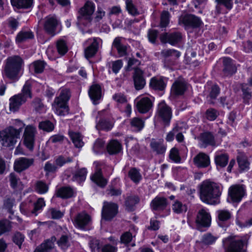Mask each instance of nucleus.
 I'll list each match as a JSON object with an SVG mask.
<instances>
[{"instance_id":"33","label":"nucleus","mask_w":252,"mask_h":252,"mask_svg":"<svg viewBox=\"0 0 252 252\" xmlns=\"http://www.w3.org/2000/svg\"><path fill=\"white\" fill-rule=\"evenodd\" d=\"M11 2L13 6L18 9L29 8L32 6L33 0H11Z\"/></svg>"},{"instance_id":"64","label":"nucleus","mask_w":252,"mask_h":252,"mask_svg":"<svg viewBox=\"0 0 252 252\" xmlns=\"http://www.w3.org/2000/svg\"><path fill=\"white\" fill-rule=\"evenodd\" d=\"M220 91V89L217 85H213L211 88L210 97L212 99H215L219 94Z\"/></svg>"},{"instance_id":"25","label":"nucleus","mask_w":252,"mask_h":252,"mask_svg":"<svg viewBox=\"0 0 252 252\" xmlns=\"http://www.w3.org/2000/svg\"><path fill=\"white\" fill-rule=\"evenodd\" d=\"M199 139L205 147L210 145L212 146H216V142L214 136L209 132H205L201 134L199 136Z\"/></svg>"},{"instance_id":"58","label":"nucleus","mask_w":252,"mask_h":252,"mask_svg":"<svg viewBox=\"0 0 252 252\" xmlns=\"http://www.w3.org/2000/svg\"><path fill=\"white\" fill-rule=\"evenodd\" d=\"M169 157L171 160L176 162H179L181 160L178 150L176 148H172L171 150Z\"/></svg>"},{"instance_id":"7","label":"nucleus","mask_w":252,"mask_h":252,"mask_svg":"<svg viewBox=\"0 0 252 252\" xmlns=\"http://www.w3.org/2000/svg\"><path fill=\"white\" fill-rule=\"evenodd\" d=\"M179 24L183 25L185 29L197 28L200 26L202 21L198 17L192 14L181 15L179 19Z\"/></svg>"},{"instance_id":"4","label":"nucleus","mask_w":252,"mask_h":252,"mask_svg":"<svg viewBox=\"0 0 252 252\" xmlns=\"http://www.w3.org/2000/svg\"><path fill=\"white\" fill-rule=\"evenodd\" d=\"M28 97H32L31 85L28 82H26L23 87L22 93L10 98L9 100L10 110L13 112L16 111L20 106L27 101Z\"/></svg>"},{"instance_id":"16","label":"nucleus","mask_w":252,"mask_h":252,"mask_svg":"<svg viewBox=\"0 0 252 252\" xmlns=\"http://www.w3.org/2000/svg\"><path fill=\"white\" fill-rule=\"evenodd\" d=\"M134 84L137 90L142 89L146 84V81L143 77V72L139 68H135L133 75Z\"/></svg>"},{"instance_id":"41","label":"nucleus","mask_w":252,"mask_h":252,"mask_svg":"<svg viewBox=\"0 0 252 252\" xmlns=\"http://www.w3.org/2000/svg\"><path fill=\"white\" fill-rule=\"evenodd\" d=\"M241 86L243 92L244 102H248L252 97L251 89L248 87L247 84H242Z\"/></svg>"},{"instance_id":"60","label":"nucleus","mask_w":252,"mask_h":252,"mask_svg":"<svg viewBox=\"0 0 252 252\" xmlns=\"http://www.w3.org/2000/svg\"><path fill=\"white\" fill-rule=\"evenodd\" d=\"M44 205L45 202L43 199L42 198H39L37 202L34 203V209L32 210V213L36 215V212L40 210Z\"/></svg>"},{"instance_id":"14","label":"nucleus","mask_w":252,"mask_h":252,"mask_svg":"<svg viewBox=\"0 0 252 252\" xmlns=\"http://www.w3.org/2000/svg\"><path fill=\"white\" fill-rule=\"evenodd\" d=\"M35 132V128L31 126H27L25 130V144L26 147L30 150H32L33 148Z\"/></svg>"},{"instance_id":"1","label":"nucleus","mask_w":252,"mask_h":252,"mask_svg":"<svg viewBox=\"0 0 252 252\" xmlns=\"http://www.w3.org/2000/svg\"><path fill=\"white\" fill-rule=\"evenodd\" d=\"M221 195L220 186L214 182H204L200 186V197L201 200L210 204L220 202Z\"/></svg>"},{"instance_id":"37","label":"nucleus","mask_w":252,"mask_h":252,"mask_svg":"<svg viewBox=\"0 0 252 252\" xmlns=\"http://www.w3.org/2000/svg\"><path fill=\"white\" fill-rule=\"evenodd\" d=\"M86 174V169L84 168H81L76 172L73 176L72 180L80 183L85 181Z\"/></svg>"},{"instance_id":"11","label":"nucleus","mask_w":252,"mask_h":252,"mask_svg":"<svg viewBox=\"0 0 252 252\" xmlns=\"http://www.w3.org/2000/svg\"><path fill=\"white\" fill-rule=\"evenodd\" d=\"M158 114L165 124H169L172 117V112L170 108L164 102H161L158 104Z\"/></svg>"},{"instance_id":"62","label":"nucleus","mask_w":252,"mask_h":252,"mask_svg":"<svg viewBox=\"0 0 252 252\" xmlns=\"http://www.w3.org/2000/svg\"><path fill=\"white\" fill-rule=\"evenodd\" d=\"M112 71L115 73H117L123 65L122 60H117L112 62Z\"/></svg>"},{"instance_id":"22","label":"nucleus","mask_w":252,"mask_h":252,"mask_svg":"<svg viewBox=\"0 0 252 252\" xmlns=\"http://www.w3.org/2000/svg\"><path fill=\"white\" fill-rule=\"evenodd\" d=\"M71 96L70 90L68 89H63L61 90L60 95L56 97L54 103L58 104L60 106L67 105V102Z\"/></svg>"},{"instance_id":"3","label":"nucleus","mask_w":252,"mask_h":252,"mask_svg":"<svg viewBox=\"0 0 252 252\" xmlns=\"http://www.w3.org/2000/svg\"><path fill=\"white\" fill-rule=\"evenodd\" d=\"M22 127L16 129L13 126H9L0 131V141L2 146L6 147L13 146L19 138Z\"/></svg>"},{"instance_id":"20","label":"nucleus","mask_w":252,"mask_h":252,"mask_svg":"<svg viewBox=\"0 0 252 252\" xmlns=\"http://www.w3.org/2000/svg\"><path fill=\"white\" fill-rule=\"evenodd\" d=\"M152 106V102L148 97H143L138 101L136 103L137 109L141 113H145L148 112Z\"/></svg>"},{"instance_id":"12","label":"nucleus","mask_w":252,"mask_h":252,"mask_svg":"<svg viewBox=\"0 0 252 252\" xmlns=\"http://www.w3.org/2000/svg\"><path fill=\"white\" fill-rule=\"evenodd\" d=\"M182 39V36L179 32H174L172 33H164L160 35V39L162 43L168 42L172 45H176L180 42Z\"/></svg>"},{"instance_id":"57","label":"nucleus","mask_w":252,"mask_h":252,"mask_svg":"<svg viewBox=\"0 0 252 252\" xmlns=\"http://www.w3.org/2000/svg\"><path fill=\"white\" fill-rule=\"evenodd\" d=\"M231 217L230 213L226 210H220L218 211V218L221 221H226Z\"/></svg>"},{"instance_id":"54","label":"nucleus","mask_w":252,"mask_h":252,"mask_svg":"<svg viewBox=\"0 0 252 252\" xmlns=\"http://www.w3.org/2000/svg\"><path fill=\"white\" fill-rule=\"evenodd\" d=\"M56 113L60 116H64L68 113V107L67 105L60 106L58 104H56Z\"/></svg>"},{"instance_id":"30","label":"nucleus","mask_w":252,"mask_h":252,"mask_svg":"<svg viewBox=\"0 0 252 252\" xmlns=\"http://www.w3.org/2000/svg\"><path fill=\"white\" fill-rule=\"evenodd\" d=\"M113 46L116 48L120 57H123L127 55V47L121 43L120 37H116L114 39Z\"/></svg>"},{"instance_id":"9","label":"nucleus","mask_w":252,"mask_h":252,"mask_svg":"<svg viewBox=\"0 0 252 252\" xmlns=\"http://www.w3.org/2000/svg\"><path fill=\"white\" fill-rule=\"evenodd\" d=\"M118 213V205L114 203L104 202L102 217L106 220H111Z\"/></svg>"},{"instance_id":"23","label":"nucleus","mask_w":252,"mask_h":252,"mask_svg":"<svg viewBox=\"0 0 252 252\" xmlns=\"http://www.w3.org/2000/svg\"><path fill=\"white\" fill-rule=\"evenodd\" d=\"M56 240L55 236L47 240L36 248L34 252H49L54 248V242Z\"/></svg>"},{"instance_id":"27","label":"nucleus","mask_w":252,"mask_h":252,"mask_svg":"<svg viewBox=\"0 0 252 252\" xmlns=\"http://www.w3.org/2000/svg\"><path fill=\"white\" fill-rule=\"evenodd\" d=\"M107 150L110 155H115L122 150V145L117 140H111L107 146Z\"/></svg>"},{"instance_id":"6","label":"nucleus","mask_w":252,"mask_h":252,"mask_svg":"<svg viewBox=\"0 0 252 252\" xmlns=\"http://www.w3.org/2000/svg\"><path fill=\"white\" fill-rule=\"evenodd\" d=\"M225 252H247V243L242 240L227 238L223 241Z\"/></svg>"},{"instance_id":"31","label":"nucleus","mask_w":252,"mask_h":252,"mask_svg":"<svg viewBox=\"0 0 252 252\" xmlns=\"http://www.w3.org/2000/svg\"><path fill=\"white\" fill-rule=\"evenodd\" d=\"M150 146L153 151L156 152L157 154H163L165 152L166 147L161 140L156 141L152 139Z\"/></svg>"},{"instance_id":"47","label":"nucleus","mask_w":252,"mask_h":252,"mask_svg":"<svg viewBox=\"0 0 252 252\" xmlns=\"http://www.w3.org/2000/svg\"><path fill=\"white\" fill-rule=\"evenodd\" d=\"M35 189L39 193H44L48 191V187L46 183L40 181L36 182Z\"/></svg>"},{"instance_id":"2","label":"nucleus","mask_w":252,"mask_h":252,"mask_svg":"<svg viewBox=\"0 0 252 252\" xmlns=\"http://www.w3.org/2000/svg\"><path fill=\"white\" fill-rule=\"evenodd\" d=\"M23 63V60L18 56L8 58L4 67L5 76L14 81H17L20 77L19 74Z\"/></svg>"},{"instance_id":"13","label":"nucleus","mask_w":252,"mask_h":252,"mask_svg":"<svg viewBox=\"0 0 252 252\" xmlns=\"http://www.w3.org/2000/svg\"><path fill=\"white\" fill-rule=\"evenodd\" d=\"M228 194L233 202H239L245 195V190L242 186L234 185L229 188Z\"/></svg>"},{"instance_id":"53","label":"nucleus","mask_w":252,"mask_h":252,"mask_svg":"<svg viewBox=\"0 0 252 252\" xmlns=\"http://www.w3.org/2000/svg\"><path fill=\"white\" fill-rule=\"evenodd\" d=\"M57 243L62 249H66L69 246L68 237L66 235L62 236Z\"/></svg>"},{"instance_id":"10","label":"nucleus","mask_w":252,"mask_h":252,"mask_svg":"<svg viewBox=\"0 0 252 252\" xmlns=\"http://www.w3.org/2000/svg\"><path fill=\"white\" fill-rule=\"evenodd\" d=\"M196 223L197 229L201 230L202 227H208L211 223V216L204 209L200 210L196 217Z\"/></svg>"},{"instance_id":"34","label":"nucleus","mask_w":252,"mask_h":252,"mask_svg":"<svg viewBox=\"0 0 252 252\" xmlns=\"http://www.w3.org/2000/svg\"><path fill=\"white\" fill-rule=\"evenodd\" d=\"M150 86L155 90L161 91L164 89L165 84L162 79L153 78L150 82Z\"/></svg>"},{"instance_id":"42","label":"nucleus","mask_w":252,"mask_h":252,"mask_svg":"<svg viewBox=\"0 0 252 252\" xmlns=\"http://www.w3.org/2000/svg\"><path fill=\"white\" fill-rule=\"evenodd\" d=\"M33 34L31 32H21L18 33L16 37V41L18 42H22L28 39H32Z\"/></svg>"},{"instance_id":"50","label":"nucleus","mask_w":252,"mask_h":252,"mask_svg":"<svg viewBox=\"0 0 252 252\" xmlns=\"http://www.w3.org/2000/svg\"><path fill=\"white\" fill-rule=\"evenodd\" d=\"M11 226L9 221L4 220L0 221V235L6 232L9 231Z\"/></svg>"},{"instance_id":"43","label":"nucleus","mask_w":252,"mask_h":252,"mask_svg":"<svg viewBox=\"0 0 252 252\" xmlns=\"http://www.w3.org/2000/svg\"><path fill=\"white\" fill-rule=\"evenodd\" d=\"M112 127V124L109 121H107L104 119L100 120L96 125V128L98 130L104 129L106 130H109Z\"/></svg>"},{"instance_id":"36","label":"nucleus","mask_w":252,"mask_h":252,"mask_svg":"<svg viewBox=\"0 0 252 252\" xmlns=\"http://www.w3.org/2000/svg\"><path fill=\"white\" fill-rule=\"evenodd\" d=\"M237 161L241 170H245L249 168L250 163L245 155L243 154L239 155L237 157Z\"/></svg>"},{"instance_id":"8","label":"nucleus","mask_w":252,"mask_h":252,"mask_svg":"<svg viewBox=\"0 0 252 252\" xmlns=\"http://www.w3.org/2000/svg\"><path fill=\"white\" fill-rule=\"evenodd\" d=\"M91 217L85 212H82L77 214L74 218L73 223L74 225L83 230H86L87 226L91 222Z\"/></svg>"},{"instance_id":"28","label":"nucleus","mask_w":252,"mask_h":252,"mask_svg":"<svg viewBox=\"0 0 252 252\" xmlns=\"http://www.w3.org/2000/svg\"><path fill=\"white\" fill-rule=\"evenodd\" d=\"M89 94L90 98L94 102L99 99L101 97V92L100 87L98 85H94L92 86L89 90Z\"/></svg>"},{"instance_id":"39","label":"nucleus","mask_w":252,"mask_h":252,"mask_svg":"<svg viewBox=\"0 0 252 252\" xmlns=\"http://www.w3.org/2000/svg\"><path fill=\"white\" fill-rule=\"evenodd\" d=\"M45 65L44 62L38 60L34 62L31 65V67L34 69L35 73H41L43 71Z\"/></svg>"},{"instance_id":"32","label":"nucleus","mask_w":252,"mask_h":252,"mask_svg":"<svg viewBox=\"0 0 252 252\" xmlns=\"http://www.w3.org/2000/svg\"><path fill=\"white\" fill-rule=\"evenodd\" d=\"M69 135L75 147L80 148L84 145L82 135L79 132L69 131Z\"/></svg>"},{"instance_id":"19","label":"nucleus","mask_w":252,"mask_h":252,"mask_svg":"<svg viewBox=\"0 0 252 252\" xmlns=\"http://www.w3.org/2000/svg\"><path fill=\"white\" fill-rule=\"evenodd\" d=\"M187 83L182 79H179L175 81L173 84L171 92L173 94L179 95L184 94L187 89Z\"/></svg>"},{"instance_id":"59","label":"nucleus","mask_w":252,"mask_h":252,"mask_svg":"<svg viewBox=\"0 0 252 252\" xmlns=\"http://www.w3.org/2000/svg\"><path fill=\"white\" fill-rule=\"evenodd\" d=\"M217 237H214L210 233H208L203 236L202 241L204 244L209 245L214 243Z\"/></svg>"},{"instance_id":"26","label":"nucleus","mask_w":252,"mask_h":252,"mask_svg":"<svg viewBox=\"0 0 252 252\" xmlns=\"http://www.w3.org/2000/svg\"><path fill=\"white\" fill-rule=\"evenodd\" d=\"M167 205V200L164 197H156L151 202V207L154 210H163Z\"/></svg>"},{"instance_id":"5","label":"nucleus","mask_w":252,"mask_h":252,"mask_svg":"<svg viewBox=\"0 0 252 252\" xmlns=\"http://www.w3.org/2000/svg\"><path fill=\"white\" fill-rule=\"evenodd\" d=\"M94 3L91 1H87L79 11L77 24L83 25L85 26L89 25L93 19L92 15L94 11Z\"/></svg>"},{"instance_id":"63","label":"nucleus","mask_w":252,"mask_h":252,"mask_svg":"<svg viewBox=\"0 0 252 252\" xmlns=\"http://www.w3.org/2000/svg\"><path fill=\"white\" fill-rule=\"evenodd\" d=\"M9 180L11 186L13 188H15L17 186V184L20 179L17 177L14 173H11L9 175Z\"/></svg>"},{"instance_id":"61","label":"nucleus","mask_w":252,"mask_h":252,"mask_svg":"<svg viewBox=\"0 0 252 252\" xmlns=\"http://www.w3.org/2000/svg\"><path fill=\"white\" fill-rule=\"evenodd\" d=\"M102 245L100 244V241L97 239H93L90 243V247L92 249V252H94L95 250H99Z\"/></svg>"},{"instance_id":"29","label":"nucleus","mask_w":252,"mask_h":252,"mask_svg":"<svg viewBox=\"0 0 252 252\" xmlns=\"http://www.w3.org/2000/svg\"><path fill=\"white\" fill-rule=\"evenodd\" d=\"M98 44L97 39L94 38L93 42L85 50V55L87 59L92 58L95 55L97 51Z\"/></svg>"},{"instance_id":"35","label":"nucleus","mask_w":252,"mask_h":252,"mask_svg":"<svg viewBox=\"0 0 252 252\" xmlns=\"http://www.w3.org/2000/svg\"><path fill=\"white\" fill-rule=\"evenodd\" d=\"M215 160L217 166H220L221 167H224L227 164L228 157L226 154L218 155L216 156Z\"/></svg>"},{"instance_id":"24","label":"nucleus","mask_w":252,"mask_h":252,"mask_svg":"<svg viewBox=\"0 0 252 252\" xmlns=\"http://www.w3.org/2000/svg\"><path fill=\"white\" fill-rule=\"evenodd\" d=\"M57 24V20L55 17L47 18L44 24V29L48 33L53 35Z\"/></svg>"},{"instance_id":"49","label":"nucleus","mask_w":252,"mask_h":252,"mask_svg":"<svg viewBox=\"0 0 252 252\" xmlns=\"http://www.w3.org/2000/svg\"><path fill=\"white\" fill-rule=\"evenodd\" d=\"M24 236L19 232H16L12 237L13 242L21 248L22 244L24 241Z\"/></svg>"},{"instance_id":"15","label":"nucleus","mask_w":252,"mask_h":252,"mask_svg":"<svg viewBox=\"0 0 252 252\" xmlns=\"http://www.w3.org/2000/svg\"><path fill=\"white\" fill-rule=\"evenodd\" d=\"M33 163V158H20L16 159L14 162V170L18 172H21L28 169Z\"/></svg>"},{"instance_id":"45","label":"nucleus","mask_w":252,"mask_h":252,"mask_svg":"<svg viewBox=\"0 0 252 252\" xmlns=\"http://www.w3.org/2000/svg\"><path fill=\"white\" fill-rule=\"evenodd\" d=\"M172 209L177 214L186 212L187 211V207L183 205L181 202L176 201L173 205Z\"/></svg>"},{"instance_id":"18","label":"nucleus","mask_w":252,"mask_h":252,"mask_svg":"<svg viewBox=\"0 0 252 252\" xmlns=\"http://www.w3.org/2000/svg\"><path fill=\"white\" fill-rule=\"evenodd\" d=\"M194 164L198 168H205L210 163L209 157L204 153H199L193 159Z\"/></svg>"},{"instance_id":"51","label":"nucleus","mask_w":252,"mask_h":252,"mask_svg":"<svg viewBox=\"0 0 252 252\" xmlns=\"http://www.w3.org/2000/svg\"><path fill=\"white\" fill-rule=\"evenodd\" d=\"M170 14L167 11H164L161 15L160 25L162 28L166 27L169 22Z\"/></svg>"},{"instance_id":"46","label":"nucleus","mask_w":252,"mask_h":252,"mask_svg":"<svg viewBox=\"0 0 252 252\" xmlns=\"http://www.w3.org/2000/svg\"><path fill=\"white\" fill-rule=\"evenodd\" d=\"M128 176L135 183H138L141 179L139 172L135 168H133L129 170Z\"/></svg>"},{"instance_id":"40","label":"nucleus","mask_w":252,"mask_h":252,"mask_svg":"<svg viewBox=\"0 0 252 252\" xmlns=\"http://www.w3.org/2000/svg\"><path fill=\"white\" fill-rule=\"evenodd\" d=\"M139 202V198L137 196L128 197L125 202L126 209L128 211H132L134 206Z\"/></svg>"},{"instance_id":"56","label":"nucleus","mask_w":252,"mask_h":252,"mask_svg":"<svg viewBox=\"0 0 252 252\" xmlns=\"http://www.w3.org/2000/svg\"><path fill=\"white\" fill-rule=\"evenodd\" d=\"M32 106L37 112H40L44 108V105L39 98H35L33 99L32 102Z\"/></svg>"},{"instance_id":"44","label":"nucleus","mask_w":252,"mask_h":252,"mask_svg":"<svg viewBox=\"0 0 252 252\" xmlns=\"http://www.w3.org/2000/svg\"><path fill=\"white\" fill-rule=\"evenodd\" d=\"M57 48L59 53L62 55H64L68 50L66 43L63 39H60L57 41Z\"/></svg>"},{"instance_id":"52","label":"nucleus","mask_w":252,"mask_h":252,"mask_svg":"<svg viewBox=\"0 0 252 252\" xmlns=\"http://www.w3.org/2000/svg\"><path fill=\"white\" fill-rule=\"evenodd\" d=\"M104 141L101 139H97L94 143L93 150L95 153H98L104 149Z\"/></svg>"},{"instance_id":"55","label":"nucleus","mask_w":252,"mask_h":252,"mask_svg":"<svg viewBox=\"0 0 252 252\" xmlns=\"http://www.w3.org/2000/svg\"><path fill=\"white\" fill-rule=\"evenodd\" d=\"M132 126L135 127L138 131L140 130L144 126V122L138 118H133L131 122Z\"/></svg>"},{"instance_id":"21","label":"nucleus","mask_w":252,"mask_h":252,"mask_svg":"<svg viewBox=\"0 0 252 252\" xmlns=\"http://www.w3.org/2000/svg\"><path fill=\"white\" fill-rule=\"evenodd\" d=\"M92 180L100 188H104L107 184V180L103 176L101 170L97 168L91 177Z\"/></svg>"},{"instance_id":"17","label":"nucleus","mask_w":252,"mask_h":252,"mask_svg":"<svg viewBox=\"0 0 252 252\" xmlns=\"http://www.w3.org/2000/svg\"><path fill=\"white\" fill-rule=\"evenodd\" d=\"M222 62L223 66L222 72L224 75L226 76H231L236 72V66L231 59L223 58Z\"/></svg>"},{"instance_id":"38","label":"nucleus","mask_w":252,"mask_h":252,"mask_svg":"<svg viewBox=\"0 0 252 252\" xmlns=\"http://www.w3.org/2000/svg\"><path fill=\"white\" fill-rule=\"evenodd\" d=\"M73 190L69 187H63L60 189L58 191V195L63 198H67L72 197Z\"/></svg>"},{"instance_id":"48","label":"nucleus","mask_w":252,"mask_h":252,"mask_svg":"<svg viewBox=\"0 0 252 252\" xmlns=\"http://www.w3.org/2000/svg\"><path fill=\"white\" fill-rule=\"evenodd\" d=\"M39 128L44 131H51L54 129L53 124L49 121H45L39 123Z\"/></svg>"}]
</instances>
